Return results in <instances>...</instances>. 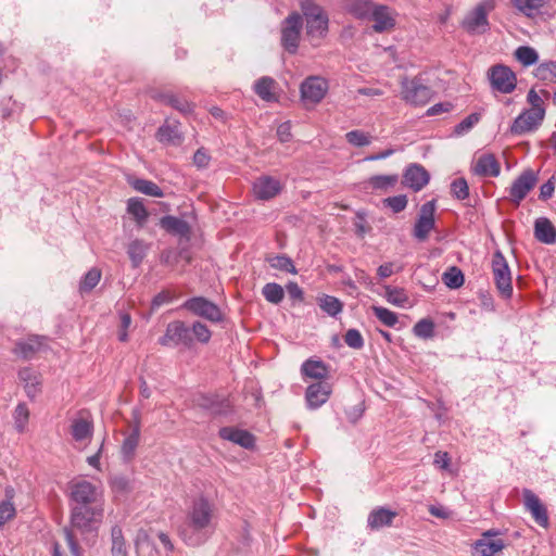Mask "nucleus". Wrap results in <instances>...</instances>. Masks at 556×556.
Listing matches in <instances>:
<instances>
[{"label": "nucleus", "mask_w": 556, "mask_h": 556, "mask_svg": "<svg viewBox=\"0 0 556 556\" xmlns=\"http://www.w3.org/2000/svg\"><path fill=\"white\" fill-rule=\"evenodd\" d=\"M320 307L330 316H336L342 311V303L334 296L325 295L320 299Z\"/></svg>", "instance_id": "obj_51"}, {"label": "nucleus", "mask_w": 556, "mask_h": 556, "mask_svg": "<svg viewBox=\"0 0 556 556\" xmlns=\"http://www.w3.org/2000/svg\"><path fill=\"white\" fill-rule=\"evenodd\" d=\"M515 58L518 62H520L523 66H530L538 62L539 55L538 52L528 46L518 47L514 53Z\"/></svg>", "instance_id": "obj_46"}, {"label": "nucleus", "mask_w": 556, "mask_h": 556, "mask_svg": "<svg viewBox=\"0 0 556 556\" xmlns=\"http://www.w3.org/2000/svg\"><path fill=\"white\" fill-rule=\"evenodd\" d=\"M328 90V83L317 76L307 77L301 85V97L311 103L320 102Z\"/></svg>", "instance_id": "obj_15"}, {"label": "nucleus", "mask_w": 556, "mask_h": 556, "mask_svg": "<svg viewBox=\"0 0 556 556\" xmlns=\"http://www.w3.org/2000/svg\"><path fill=\"white\" fill-rule=\"evenodd\" d=\"M376 3L371 0H346L345 9L358 20L369 18Z\"/></svg>", "instance_id": "obj_30"}, {"label": "nucleus", "mask_w": 556, "mask_h": 556, "mask_svg": "<svg viewBox=\"0 0 556 556\" xmlns=\"http://www.w3.org/2000/svg\"><path fill=\"white\" fill-rule=\"evenodd\" d=\"M538 182V174L533 169L523 170L513 182L509 189L510 201L516 205L527 197V194L535 187Z\"/></svg>", "instance_id": "obj_12"}, {"label": "nucleus", "mask_w": 556, "mask_h": 556, "mask_svg": "<svg viewBox=\"0 0 556 556\" xmlns=\"http://www.w3.org/2000/svg\"><path fill=\"white\" fill-rule=\"evenodd\" d=\"M513 7L525 16L531 17L544 5L545 0H510Z\"/></svg>", "instance_id": "obj_36"}, {"label": "nucleus", "mask_w": 556, "mask_h": 556, "mask_svg": "<svg viewBox=\"0 0 556 556\" xmlns=\"http://www.w3.org/2000/svg\"><path fill=\"white\" fill-rule=\"evenodd\" d=\"M442 281L446 287L457 289L464 285L465 278L458 267L452 266L443 274Z\"/></svg>", "instance_id": "obj_43"}, {"label": "nucleus", "mask_w": 556, "mask_h": 556, "mask_svg": "<svg viewBox=\"0 0 556 556\" xmlns=\"http://www.w3.org/2000/svg\"><path fill=\"white\" fill-rule=\"evenodd\" d=\"M299 5L305 20V35L313 46H318L328 34L329 17L313 0H299Z\"/></svg>", "instance_id": "obj_2"}, {"label": "nucleus", "mask_w": 556, "mask_h": 556, "mask_svg": "<svg viewBox=\"0 0 556 556\" xmlns=\"http://www.w3.org/2000/svg\"><path fill=\"white\" fill-rule=\"evenodd\" d=\"M214 517V507L206 498L200 497L193 501L188 513L189 526L195 531H201L210 527Z\"/></svg>", "instance_id": "obj_7"}, {"label": "nucleus", "mask_w": 556, "mask_h": 556, "mask_svg": "<svg viewBox=\"0 0 556 556\" xmlns=\"http://www.w3.org/2000/svg\"><path fill=\"white\" fill-rule=\"evenodd\" d=\"M210 161H211V156L203 148L198 149L193 155V163L199 168L207 167L210 164Z\"/></svg>", "instance_id": "obj_60"}, {"label": "nucleus", "mask_w": 556, "mask_h": 556, "mask_svg": "<svg viewBox=\"0 0 556 556\" xmlns=\"http://www.w3.org/2000/svg\"><path fill=\"white\" fill-rule=\"evenodd\" d=\"M472 172L482 177H497L501 173V165L493 154L484 153L477 159Z\"/></svg>", "instance_id": "obj_23"}, {"label": "nucleus", "mask_w": 556, "mask_h": 556, "mask_svg": "<svg viewBox=\"0 0 556 556\" xmlns=\"http://www.w3.org/2000/svg\"><path fill=\"white\" fill-rule=\"evenodd\" d=\"M182 307L195 316L205 318L212 323H218L223 320V313L220 308L203 296H194L188 299Z\"/></svg>", "instance_id": "obj_8"}, {"label": "nucleus", "mask_w": 556, "mask_h": 556, "mask_svg": "<svg viewBox=\"0 0 556 556\" xmlns=\"http://www.w3.org/2000/svg\"><path fill=\"white\" fill-rule=\"evenodd\" d=\"M7 500L0 503V527L3 526L8 520L15 516V507L11 502L13 497V489L8 488L5 490Z\"/></svg>", "instance_id": "obj_42"}, {"label": "nucleus", "mask_w": 556, "mask_h": 556, "mask_svg": "<svg viewBox=\"0 0 556 556\" xmlns=\"http://www.w3.org/2000/svg\"><path fill=\"white\" fill-rule=\"evenodd\" d=\"M375 316L387 327H394L397 324V315L382 306L372 305Z\"/></svg>", "instance_id": "obj_48"}, {"label": "nucleus", "mask_w": 556, "mask_h": 556, "mask_svg": "<svg viewBox=\"0 0 556 556\" xmlns=\"http://www.w3.org/2000/svg\"><path fill=\"white\" fill-rule=\"evenodd\" d=\"M534 75L540 80L556 83V61L540 64L535 68Z\"/></svg>", "instance_id": "obj_47"}, {"label": "nucleus", "mask_w": 556, "mask_h": 556, "mask_svg": "<svg viewBox=\"0 0 556 556\" xmlns=\"http://www.w3.org/2000/svg\"><path fill=\"white\" fill-rule=\"evenodd\" d=\"M527 101L531 105V110H539L545 115L544 101L542 97L532 88L527 94Z\"/></svg>", "instance_id": "obj_58"}, {"label": "nucleus", "mask_w": 556, "mask_h": 556, "mask_svg": "<svg viewBox=\"0 0 556 556\" xmlns=\"http://www.w3.org/2000/svg\"><path fill=\"white\" fill-rule=\"evenodd\" d=\"M281 189V182L270 176H261L253 184L254 195L264 201L275 198Z\"/></svg>", "instance_id": "obj_18"}, {"label": "nucleus", "mask_w": 556, "mask_h": 556, "mask_svg": "<svg viewBox=\"0 0 556 556\" xmlns=\"http://www.w3.org/2000/svg\"><path fill=\"white\" fill-rule=\"evenodd\" d=\"M286 288H287V292L291 299L299 300V301L303 300V291L296 282H289L286 286Z\"/></svg>", "instance_id": "obj_64"}, {"label": "nucleus", "mask_w": 556, "mask_h": 556, "mask_svg": "<svg viewBox=\"0 0 556 556\" xmlns=\"http://www.w3.org/2000/svg\"><path fill=\"white\" fill-rule=\"evenodd\" d=\"M344 342L352 349L359 350L364 346V339L356 329H349L344 336Z\"/></svg>", "instance_id": "obj_57"}, {"label": "nucleus", "mask_w": 556, "mask_h": 556, "mask_svg": "<svg viewBox=\"0 0 556 556\" xmlns=\"http://www.w3.org/2000/svg\"><path fill=\"white\" fill-rule=\"evenodd\" d=\"M301 372L304 377L311 379L323 380L328 376V368L321 361L307 359L301 367Z\"/></svg>", "instance_id": "obj_31"}, {"label": "nucleus", "mask_w": 556, "mask_h": 556, "mask_svg": "<svg viewBox=\"0 0 556 556\" xmlns=\"http://www.w3.org/2000/svg\"><path fill=\"white\" fill-rule=\"evenodd\" d=\"M179 125L180 124L178 122L169 123L166 121L161 127H159L155 134L156 139L161 143L168 146L181 144L184 137L179 130Z\"/></svg>", "instance_id": "obj_24"}, {"label": "nucleus", "mask_w": 556, "mask_h": 556, "mask_svg": "<svg viewBox=\"0 0 556 556\" xmlns=\"http://www.w3.org/2000/svg\"><path fill=\"white\" fill-rule=\"evenodd\" d=\"M413 331L419 338H432L434 334V324L430 319H421L414 326Z\"/></svg>", "instance_id": "obj_52"}, {"label": "nucleus", "mask_w": 556, "mask_h": 556, "mask_svg": "<svg viewBox=\"0 0 556 556\" xmlns=\"http://www.w3.org/2000/svg\"><path fill=\"white\" fill-rule=\"evenodd\" d=\"M384 298L390 304L399 307H404L409 301L408 294L403 288L391 286L384 287Z\"/></svg>", "instance_id": "obj_38"}, {"label": "nucleus", "mask_w": 556, "mask_h": 556, "mask_svg": "<svg viewBox=\"0 0 556 556\" xmlns=\"http://www.w3.org/2000/svg\"><path fill=\"white\" fill-rule=\"evenodd\" d=\"M555 191V182L554 177L549 178L545 184H543L540 188L539 198L542 201L548 200Z\"/></svg>", "instance_id": "obj_62"}, {"label": "nucleus", "mask_w": 556, "mask_h": 556, "mask_svg": "<svg viewBox=\"0 0 556 556\" xmlns=\"http://www.w3.org/2000/svg\"><path fill=\"white\" fill-rule=\"evenodd\" d=\"M345 138L354 147H366L371 143V137L362 130H351L346 132Z\"/></svg>", "instance_id": "obj_50"}, {"label": "nucleus", "mask_w": 556, "mask_h": 556, "mask_svg": "<svg viewBox=\"0 0 556 556\" xmlns=\"http://www.w3.org/2000/svg\"><path fill=\"white\" fill-rule=\"evenodd\" d=\"M534 237L545 244L556 243V228L546 217H539L534 222Z\"/></svg>", "instance_id": "obj_26"}, {"label": "nucleus", "mask_w": 556, "mask_h": 556, "mask_svg": "<svg viewBox=\"0 0 556 556\" xmlns=\"http://www.w3.org/2000/svg\"><path fill=\"white\" fill-rule=\"evenodd\" d=\"M18 378L24 383L28 397L35 399L40 392L39 375L33 369L25 367L18 371Z\"/></svg>", "instance_id": "obj_28"}, {"label": "nucleus", "mask_w": 556, "mask_h": 556, "mask_svg": "<svg viewBox=\"0 0 556 556\" xmlns=\"http://www.w3.org/2000/svg\"><path fill=\"white\" fill-rule=\"evenodd\" d=\"M262 294L269 303L279 304L283 300L285 291L280 285L269 282L263 287Z\"/></svg>", "instance_id": "obj_44"}, {"label": "nucleus", "mask_w": 556, "mask_h": 556, "mask_svg": "<svg viewBox=\"0 0 556 556\" xmlns=\"http://www.w3.org/2000/svg\"><path fill=\"white\" fill-rule=\"evenodd\" d=\"M194 338L201 343H207L211 340L212 332L206 325L201 321H195L190 329Z\"/></svg>", "instance_id": "obj_55"}, {"label": "nucleus", "mask_w": 556, "mask_h": 556, "mask_svg": "<svg viewBox=\"0 0 556 556\" xmlns=\"http://www.w3.org/2000/svg\"><path fill=\"white\" fill-rule=\"evenodd\" d=\"M429 173L421 165L412 164L405 170L402 182L414 191H419L429 182Z\"/></svg>", "instance_id": "obj_20"}, {"label": "nucleus", "mask_w": 556, "mask_h": 556, "mask_svg": "<svg viewBox=\"0 0 556 556\" xmlns=\"http://www.w3.org/2000/svg\"><path fill=\"white\" fill-rule=\"evenodd\" d=\"M160 225L166 231L174 235H178L184 238H189L191 232L189 224L186 220L175 216L167 215L162 217L160 220Z\"/></svg>", "instance_id": "obj_29"}, {"label": "nucleus", "mask_w": 556, "mask_h": 556, "mask_svg": "<svg viewBox=\"0 0 556 556\" xmlns=\"http://www.w3.org/2000/svg\"><path fill=\"white\" fill-rule=\"evenodd\" d=\"M384 206L389 207L393 213L403 212L408 203L407 197L404 194L389 197L382 200Z\"/></svg>", "instance_id": "obj_53"}, {"label": "nucleus", "mask_w": 556, "mask_h": 556, "mask_svg": "<svg viewBox=\"0 0 556 556\" xmlns=\"http://www.w3.org/2000/svg\"><path fill=\"white\" fill-rule=\"evenodd\" d=\"M277 137L280 142H288L291 140L292 134H291V124L290 122L281 123L277 127Z\"/></svg>", "instance_id": "obj_61"}, {"label": "nucleus", "mask_w": 556, "mask_h": 556, "mask_svg": "<svg viewBox=\"0 0 556 556\" xmlns=\"http://www.w3.org/2000/svg\"><path fill=\"white\" fill-rule=\"evenodd\" d=\"M435 201L431 200L424 203L420 207L418 218L414 225L413 236L420 242L428 239L429 233L435 227L434 220Z\"/></svg>", "instance_id": "obj_10"}, {"label": "nucleus", "mask_w": 556, "mask_h": 556, "mask_svg": "<svg viewBox=\"0 0 556 556\" xmlns=\"http://www.w3.org/2000/svg\"><path fill=\"white\" fill-rule=\"evenodd\" d=\"M73 502L71 529L65 528V539L74 556H78V544L74 531L88 533L100 523L103 517V492L87 480L72 482L70 485Z\"/></svg>", "instance_id": "obj_1"}, {"label": "nucleus", "mask_w": 556, "mask_h": 556, "mask_svg": "<svg viewBox=\"0 0 556 556\" xmlns=\"http://www.w3.org/2000/svg\"><path fill=\"white\" fill-rule=\"evenodd\" d=\"M453 195L458 200H465L469 195V187L464 178L455 179L451 185Z\"/></svg>", "instance_id": "obj_56"}, {"label": "nucleus", "mask_w": 556, "mask_h": 556, "mask_svg": "<svg viewBox=\"0 0 556 556\" xmlns=\"http://www.w3.org/2000/svg\"><path fill=\"white\" fill-rule=\"evenodd\" d=\"M396 515V511H392L383 507H378L369 514L367 520L368 527L371 530H378L382 527L391 526Z\"/></svg>", "instance_id": "obj_27"}, {"label": "nucleus", "mask_w": 556, "mask_h": 556, "mask_svg": "<svg viewBox=\"0 0 556 556\" xmlns=\"http://www.w3.org/2000/svg\"><path fill=\"white\" fill-rule=\"evenodd\" d=\"M93 432V421L90 414L79 412L78 416L73 419L71 425V434L77 442L90 439Z\"/></svg>", "instance_id": "obj_21"}, {"label": "nucleus", "mask_w": 556, "mask_h": 556, "mask_svg": "<svg viewBox=\"0 0 556 556\" xmlns=\"http://www.w3.org/2000/svg\"><path fill=\"white\" fill-rule=\"evenodd\" d=\"M432 89L421 83L420 79H404L402 81V98L413 105H425L432 98Z\"/></svg>", "instance_id": "obj_9"}, {"label": "nucleus", "mask_w": 556, "mask_h": 556, "mask_svg": "<svg viewBox=\"0 0 556 556\" xmlns=\"http://www.w3.org/2000/svg\"><path fill=\"white\" fill-rule=\"evenodd\" d=\"M545 115L539 110L528 109L520 113L510 126L513 135H523L535 130L543 122Z\"/></svg>", "instance_id": "obj_13"}, {"label": "nucleus", "mask_w": 556, "mask_h": 556, "mask_svg": "<svg viewBox=\"0 0 556 556\" xmlns=\"http://www.w3.org/2000/svg\"><path fill=\"white\" fill-rule=\"evenodd\" d=\"M397 182V175H376L369 178L368 184L374 189H388Z\"/></svg>", "instance_id": "obj_49"}, {"label": "nucleus", "mask_w": 556, "mask_h": 556, "mask_svg": "<svg viewBox=\"0 0 556 556\" xmlns=\"http://www.w3.org/2000/svg\"><path fill=\"white\" fill-rule=\"evenodd\" d=\"M302 28L303 17L299 12H291L281 22V46L290 54L298 51Z\"/></svg>", "instance_id": "obj_4"}, {"label": "nucleus", "mask_w": 556, "mask_h": 556, "mask_svg": "<svg viewBox=\"0 0 556 556\" xmlns=\"http://www.w3.org/2000/svg\"><path fill=\"white\" fill-rule=\"evenodd\" d=\"M102 273L99 268L89 269L79 282V292H90L100 281Z\"/></svg>", "instance_id": "obj_41"}, {"label": "nucleus", "mask_w": 556, "mask_h": 556, "mask_svg": "<svg viewBox=\"0 0 556 556\" xmlns=\"http://www.w3.org/2000/svg\"><path fill=\"white\" fill-rule=\"evenodd\" d=\"M140 438V424L136 422L131 433L124 440L122 445V453L126 458H131L138 446Z\"/></svg>", "instance_id": "obj_39"}, {"label": "nucleus", "mask_w": 556, "mask_h": 556, "mask_svg": "<svg viewBox=\"0 0 556 556\" xmlns=\"http://www.w3.org/2000/svg\"><path fill=\"white\" fill-rule=\"evenodd\" d=\"M150 96L154 100H159L184 114H189L193 110V105L186 99L180 98L172 92H163L159 90H151Z\"/></svg>", "instance_id": "obj_25"}, {"label": "nucleus", "mask_w": 556, "mask_h": 556, "mask_svg": "<svg viewBox=\"0 0 556 556\" xmlns=\"http://www.w3.org/2000/svg\"><path fill=\"white\" fill-rule=\"evenodd\" d=\"M495 8L494 0H483L469 11L462 21V27L470 35H482L490 29L488 15Z\"/></svg>", "instance_id": "obj_3"}, {"label": "nucleus", "mask_w": 556, "mask_h": 556, "mask_svg": "<svg viewBox=\"0 0 556 556\" xmlns=\"http://www.w3.org/2000/svg\"><path fill=\"white\" fill-rule=\"evenodd\" d=\"M45 338L30 337L26 341L16 343L14 352L23 358H30L43 345Z\"/></svg>", "instance_id": "obj_33"}, {"label": "nucleus", "mask_w": 556, "mask_h": 556, "mask_svg": "<svg viewBox=\"0 0 556 556\" xmlns=\"http://www.w3.org/2000/svg\"><path fill=\"white\" fill-rule=\"evenodd\" d=\"M498 534L495 530H488L482 534L472 547V556H494L505 547L502 539L495 538Z\"/></svg>", "instance_id": "obj_14"}, {"label": "nucleus", "mask_w": 556, "mask_h": 556, "mask_svg": "<svg viewBox=\"0 0 556 556\" xmlns=\"http://www.w3.org/2000/svg\"><path fill=\"white\" fill-rule=\"evenodd\" d=\"M451 458L447 452L439 451L434 454V465L442 468L447 469L450 466Z\"/></svg>", "instance_id": "obj_63"}, {"label": "nucleus", "mask_w": 556, "mask_h": 556, "mask_svg": "<svg viewBox=\"0 0 556 556\" xmlns=\"http://www.w3.org/2000/svg\"><path fill=\"white\" fill-rule=\"evenodd\" d=\"M127 212L135 218L138 226H143L149 217V213L143 205L142 200L138 198H130L128 200Z\"/></svg>", "instance_id": "obj_35"}, {"label": "nucleus", "mask_w": 556, "mask_h": 556, "mask_svg": "<svg viewBox=\"0 0 556 556\" xmlns=\"http://www.w3.org/2000/svg\"><path fill=\"white\" fill-rule=\"evenodd\" d=\"M489 79L492 88L502 93L513 92L517 84L515 73L502 64L494 65L489 70Z\"/></svg>", "instance_id": "obj_11"}, {"label": "nucleus", "mask_w": 556, "mask_h": 556, "mask_svg": "<svg viewBox=\"0 0 556 556\" xmlns=\"http://www.w3.org/2000/svg\"><path fill=\"white\" fill-rule=\"evenodd\" d=\"M218 434L223 440L230 441L248 450L252 448L255 444V438L251 432L235 427H223L219 429Z\"/></svg>", "instance_id": "obj_22"}, {"label": "nucleus", "mask_w": 556, "mask_h": 556, "mask_svg": "<svg viewBox=\"0 0 556 556\" xmlns=\"http://www.w3.org/2000/svg\"><path fill=\"white\" fill-rule=\"evenodd\" d=\"M163 346L184 345L190 348L193 344V337L190 328L184 321L175 320L167 325L164 336L159 339Z\"/></svg>", "instance_id": "obj_6"}, {"label": "nucleus", "mask_w": 556, "mask_h": 556, "mask_svg": "<svg viewBox=\"0 0 556 556\" xmlns=\"http://www.w3.org/2000/svg\"><path fill=\"white\" fill-rule=\"evenodd\" d=\"M29 410L23 403L18 404L14 412L15 427L18 432H23L28 421Z\"/></svg>", "instance_id": "obj_54"}, {"label": "nucleus", "mask_w": 556, "mask_h": 556, "mask_svg": "<svg viewBox=\"0 0 556 556\" xmlns=\"http://www.w3.org/2000/svg\"><path fill=\"white\" fill-rule=\"evenodd\" d=\"M331 392L332 388L328 382L318 381L316 383L309 384L305 393L308 407L313 409L320 407L328 401Z\"/></svg>", "instance_id": "obj_19"}, {"label": "nucleus", "mask_w": 556, "mask_h": 556, "mask_svg": "<svg viewBox=\"0 0 556 556\" xmlns=\"http://www.w3.org/2000/svg\"><path fill=\"white\" fill-rule=\"evenodd\" d=\"M395 13L387 5L376 4L369 18L375 33L390 31L395 27Z\"/></svg>", "instance_id": "obj_16"}, {"label": "nucleus", "mask_w": 556, "mask_h": 556, "mask_svg": "<svg viewBox=\"0 0 556 556\" xmlns=\"http://www.w3.org/2000/svg\"><path fill=\"white\" fill-rule=\"evenodd\" d=\"M276 86L277 83L275 79L268 76H264L256 80L254 85V91L262 100L270 102L277 99L275 93Z\"/></svg>", "instance_id": "obj_32"}, {"label": "nucleus", "mask_w": 556, "mask_h": 556, "mask_svg": "<svg viewBox=\"0 0 556 556\" xmlns=\"http://www.w3.org/2000/svg\"><path fill=\"white\" fill-rule=\"evenodd\" d=\"M492 271L496 288L501 295L508 299L513 294L511 274L509 266L501 251H496L492 258Z\"/></svg>", "instance_id": "obj_5"}, {"label": "nucleus", "mask_w": 556, "mask_h": 556, "mask_svg": "<svg viewBox=\"0 0 556 556\" xmlns=\"http://www.w3.org/2000/svg\"><path fill=\"white\" fill-rule=\"evenodd\" d=\"M523 503L528 511H530L532 518L538 525L543 528L548 527V515L546 507L541 503L540 498L528 489L523 490Z\"/></svg>", "instance_id": "obj_17"}, {"label": "nucleus", "mask_w": 556, "mask_h": 556, "mask_svg": "<svg viewBox=\"0 0 556 556\" xmlns=\"http://www.w3.org/2000/svg\"><path fill=\"white\" fill-rule=\"evenodd\" d=\"M149 244L143 240H132L127 247V254L131 261L132 267H138L147 255Z\"/></svg>", "instance_id": "obj_34"}, {"label": "nucleus", "mask_w": 556, "mask_h": 556, "mask_svg": "<svg viewBox=\"0 0 556 556\" xmlns=\"http://www.w3.org/2000/svg\"><path fill=\"white\" fill-rule=\"evenodd\" d=\"M111 553L112 556H127V546L126 541L123 535L122 528L118 526H114L111 530Z\"/></svg>", "instance_id": "obj_37"}, {"label": "nucleus", "mask_w": 556, "mask_h": 556, "mask_svg": "<svg viewBox=\"0 0 556 556\" xmlns=\"http://www.w3.org/2000/svg\"><path fill=\"white\" fill-rule=\"evenodd\" d=\"M480 121V114L479 113H471L466 118H464L457 126L456 131L458 134L468 131L471 129L478 122Z\"/></svg>", "instance_id": "obj_59"}, {"label": "nucleus", "mask_w": 556, "mask_h": 556, "mask_svg": "<svg viewBox=\"0 0 556 556\" xmlns=\"http://www.w3.org/2000/svg\"><path fill=\"white\" fill-rule=\"evenodd\" d=\"M269 265L278 270L296 274V268L290 257L287 255H274L266 258Z\"/></svg>", "instance_id": "obj_45"}, {"label": "nucleus", "mask_w": 556, "mask_h": 556, "mask_svg": "<svg viewBox=\"0 0 556 556\" xmlns=\"http://www.w3.org/2000/svg\"><path fill=\"white\" fill-rule=\"evenodd\" d=\"M132 188L138 192L147 195L162 198L164 195L162 189L153 181L147 179H136L131 184Z\"/></svg>", "instance_id": "obj_40"}]
</instances>
